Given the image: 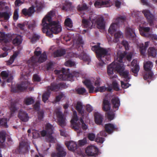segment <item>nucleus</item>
I'll return each mask as SVG.
<instances>
[{
	"label": "nucleus",
	"mask_w": 157,
	"mask_h": 157,
	"mask_svg": "<svg viewBox=\"0 0 157 157\" xmlns=\"http://www.w3.org/2000/svg\"><path fill=\"white\" fill-rule=\"evenodd\" d=\"M55 12L51 11L42 20V29H61V26L58 21H51L52 17L54 16Z\"/></svg>",
	"instance_id": "obj_1"
},
{
	"label": "nucleus",
	"mask_w": 157,
	"mask_h": 157,
	"mask_svg": "<svg viewBox=\"0 0 157 157\" xmlns=\"http://www.w3.org/2000/svg\"><path fill=\"white\" fill-rule=\"evenodd\" d=\"M100 43H98L97 45L92 46L91 48L92 50L95 52L97 58L101 62L99 63V66H102L104 64H105L106 63L104 61V59L102 58L103 55L105 56L109 55L110 53V49L109 48H105L100 47Z\"/></svg>",
	"instance_id": "obj_2"
},
{
	"label": "nucleus",
	"mask_w": 157,
	"mask_h": 157,
	"mask_svg": "<svg viewBox=\"0 0 157 157\" xmlns=\"http://www.w3.org/2000/svg\"><path fill=\"white\" fill-rule=\"evenodd\" d=\"M43 6V3L37 0H35L34 3L32 4L31 7L28 10L26 9H23L22 12L25 16H31L35 11L34 8L38 10H39L42 8Z\"/></svg>",
	"instance_id": "obj_3"
},
{
	"label": "nucleus",
	"mask_w": 157,
	"mask_h": 157,
	"mask_svg": "<svg viewBox=\"0 0 157 157\" xmlns=\"http://www.w3.org/2000/svg\"><path fill=\"white\" fill-rule=\"evenodd\" d=\"M152 66L153 63L150 61H148L144 64V69L147 72L144 73L143 75V78L145 80H147L148 82H151L150 81H149V80H152L153 78L154 74L151 71Z\"/></svg>",
	"instance_id": "obj_4"
},
{
	"label": "nucleus",
	"mask_w": 157,
	"mask_h": 157,
	"mask_svg": "<svg viewBox=\"0 0 157 157\" xmlns=\"http://www.w3.org/2000/svg\"><path fill=\"white\" fill-rule=\"evenodd\" d=\"M45 129L46 130H43L41 132V136L43 137L46 136L47 141L53 143L54 142V139L52 136L53 133V126L50 124L47 123L46 125Z\"/></svg>",
	"instance_id": "obj_5"
},
{
	"label": "nucleus",
	"mask_w": 157,
	"mask_h": 157,
	"mask_svg": "<svg viewBox=\"0 0 157 157\" xmlns=\"http://www.w3.org/2000/svg\"><path fill=\"white\" fill-rule=\"evenodd\" d=\"M90 19L91 21L92 25L95 22L97 27L101 29H105L104 20L102 17H97L96 16L92 14L90 17Z\"/></svg>",
	"instance_id": "obj_6"
},
{
	"label": "nucleus",
	"mask_w": 157,
	"mask_h": 157,
	"mask_svg": "<svg viewBox=\"0 0 157 157\" xmlns=\"http://www.w3.org/2000/svg\"><path fill=\"white\" fill-rule=\"evenodd\" d=\"M66 70L64 68H62V74H60L59 76V78L61 80H74V77H78L79 75V73L75 71H74L71 73L66 74Z\"/></svg>",
	"instance_id": "obj_7"
},
{
	"label": "nucleus",
	"mask_w": 157,
	"mask_h": 157,
	"mask_svg": "<svg viewBox=\"0 0 157 157\" xmlns=\"http://www.w3.org/2000/svg\"><path fill=\"white\" fill-rule=\"evenodd\" d=\"M72 128L76 131L78 134L82 133V131L81 129L80 121H78L77 116H73L71 121Z\"/></svg>",
	"instance_id": "obj_8"
},
{
	"label": "nucleus",
	"mask_w": 157,
	"mask_h": 157,
	"mask_svg": "<svg viewBox=\"0 0 157 157\" xmlns=\"http://www.w3.org/2000/svg\"><path fill=\"white\" fill-rule=\"evenodd\" d=\"M47 58L46 53L45 52H44L40 55L38 60L36 56H33L28 60V62L29 63H30L32 66L33 67L37 62L40 63H43L47 60Z\"/></svg>",
	"instance_id": "obj_9"
},
{
	"label": "nucleus",
	"mask_w": 157,
	"mask_h": 157,
	"mask_svg": "<svg viewBox=\"0 0 157 157\" xmlns=\"http://www.w3.org/2000/svg\"><path fill=\"white\" fill-rule=\"evenodd\" d=\"M65 85L62 83H57L56 82H53L50 84V86L47 87V89L50 91L56 92L60 90L65 88Z\"/></svg>",
	"instance_id": "obj_10"
},
{
	"label": "nucleus",
	"mask_w": 157,
	"mask_h": 157,
	"mask_svg": "<svg viewBox=\"0 0 157 157\" xmlns=\"http://www.w3.org/2000/svg\"><path fill=\"white\" fill-rule=\"evenodd\" d=\"M56 113L57 118L58 124L62 127L66 125V118L63 113L58 109L56 111Z\"/></svg>",
	"instance_id": "obj_11"
},
{
	"label": "nucleus",
	"mask_w": 157,
	"mask_h": 157,
	"mask_svg": "<svg viewBox=\"0 0 157 157\" xmlns=\"http://www.w3.org/2000/svg\"><path fill=\"white\" fill-rule=\"evenodd\" d=\"M98 148L93 145L88 146L85 150L86 154L88 156L96 157L98 155Z\"/></svg>",
	"instance_id": "obj_12"
},
{
	"label": "nucleus",
	"mask_w": 157,
	"mask_h": 157,
	"mask_svg": "<svg viewBox=\"0 0 157 157\" xmlns=\"http://www.w3.org/2000/svg\"><path fill=\"white\" fill-rule=\"evenodd\" d=\"M29 146L27 143L22 142L19 144V147L17 148L16 152L20 154H25L29 151Z\"/></svg>",
	"instance_id": "obj_13"
},
{
	"label": "nucleus",
	"mask_w": 157,
	"mask_h": 157,
	"mask_svg": "<svg viewBox=\"0 0 157 157\" xmlns=\"http://www.w3.org/2000/svg\"><path fill=\"white\" fill-rule=\"evenodd\" d=\"M142 13L147 19L150 25H153V23H154L156 21L154 16L151 13L149 10H143Z\"/></svg>",
	"instance_id": "obj_14"
},
{
	"label": "nucleus",
	"mask_w": 157,
	"mask_h": 157,
	"mask_svg": "<svg viewBox=\"0 0 157 157\" xmlns=\"http://www.w3.org/2000/svg\"><path fill=\"white\" fill-rule=\"evenodd\" d=\"M112 5V3L110 0L105 1H96L94 5L96 7L100 8L101 7H109Z\"/></svg>",
	"instance_id": "obj_15"
},
{
	"label": "nucleus",
	"mask_w": 157,
	"mask_h": 157,
	"mask_svg": "<svg viewBox=\"0 0 157 157\" xmlns=\"http://www.w3.org/2000/svg\"><path fill=\"white\" fill-rule=\"evenodd\" d=\"M104 128L106 132L109 134L113 133L114 131H117L118 129L116 126L111 123L106 124Z\"/></svg>",
	"instance_id": "obj_16"
},
{
	"label": "nucleus",
	"mask_w": 157,
	"mask_h": 157,
	"mask_svg": "<svg viewBox=\"0 0 157 157\" xmlns=\"http://www.w3.org/2000/svg\"><path fill=\"white\" fill-rule=\"evenodd\" d=\"M151 30H139L140 33L143 36L152 37L155 40H157V36L156 35L152 34Z\"/></svg>",
	"instance_id": "obj_17"
},
{
	"label": "nucleus",
	"mask_w": 157,
	"mask_h": 157,
	"mask_svg": "<svg viewBox=\"0 0 157 157\" xmlns=\"http://www.w3.org/2000/svg\"><path fill=\"white\" fill-rule=\"evenodd\" d=\"M116 30H108L109 33L111 34V36L114 35V41L117 42L119 41V39L123 37V34L120 31L116 32Z\"/></svg>",
	"instance_id": "obj_18"
},
{
	"label": "nucleus",
	"mask_w": 157,
	"mask_h": 157,
	"mask_svg": "<svg viewBox=\"0 0 157 157\" xmlns=\"http://www.w3.org/2000/svg\"><path fill=\"white\" fill-rule=\"evenodd\" d=\"M73 46L76 48L79 47L80 45L84 44L82 37L79 34H76L75 39H73Z\"/></svg>",
	"instance_id": "obj_19"
},
{
	"label": "nucleus",
	"mask_w": 157,
	"mask_h": 157,
	"mask_svg": "<svg viewBox=\"0 0 157 157\" xmlns=\"http://www.w3.org/2000/svg\"><path fill=\"white\" fill-rule=\"evenodd\" d=\"M111 103L113 105V109L114 112L118 110L120 105V101L117 97H114L111 100Z\"/></svg>",
	"instance_id": "obj_20"
},
{
	"label": "nucleus",
	"mask_w": 157,
	"mask_h": 157,
	"mask_svg": "<svg viewBox=\"0 0 157 157\" xmlns=\"http://www.w3.org/2000/svg\"><path fill=\"white\" fill-rule=\"evenodd\" d=\"M84 105H83L80 101H78L75 106V109L78 113L80 114L82 117H83L85 113Z\"/></svg>",
	"instance_id": "obj_21"
},
{
	"label": "nucleus",
	"mask_w": 157,
	"mask_h": 157,
	"mask_svg": "<svg viewBox=\"0 0 157 157\" xmlns=\"http://www.w3.org/2000/svg\"><path fill=\"white\" fill-rule=\"evenodd\" d=\"M125 19V17H120L118 18H117L116 20V22H113L111 24L109 28V29H121L120 26L118 25V23H117V22H120V20H121V21H123Z\"/></svg>",
	"instance_id": "obj_22"
},
{
	"label": "nucleus",
	"mask_w": 157,
	"mask_h": 157,
	"mask_svg": "<svg viewBox=\"0 0 157 157\" xmlns=\"http://www.w3.org/2000/svg\"><path fill=\"white\" fill-rule=\"evenodd\" d=\"M112 63H113V67L116 71L120 73L121 71H124V67L123 63L117 62L114 61Z\"/></svg>",
	"instance_id": "obj_23"
},
{
	"label": "nucleus",
	"mask_w": 157,
	"mask_h": 157,
	"mask_svg": "<svg viewBox=\"0 0 157 157\" xmlns=\"http://www.w3.org/2000/svg\"><path fill=\"white\" fill-rule=\"evenodd\" d=\"M131 64L132 66L133 67L132 69V71L135 74L134 75L136 76L137 75V73L140 69L139 67L137 64V60L133 59L132 62Z\"/></svg>",
	"instance_id": "obj_24"
},
{
	"label": "nucleus",
	"mask_w": 157,
	"mask_h": 157,
	"mask_svg": "<svg viewBox=\"0 0 157 157\" xmlns=\"http://www.w3.org/2000/svg\"><path fill=\"white\" fill-rule=\"evenodd\" d=\"M18 117L22 121L24 122H27L29 118L28 114L22 110H20L19 111Z\"/></svg>",
	"instance_id": "obj_25"
},
{
	"label": "nucleus",
	"mask_w": 157,
	"mask_h": 157,
	"mask_svg": "<svg viewBox=\"0 0 157 157\" xmlns=\"http://www.w3.org/2000/svg\"><path fill=\"white\" fill-rule=\"evenodd\" d=\"M5 3L3 2H0V11L4 10L6 7ZM0 17H4L6 19H8L10 17L9 14L6 12H0Z\"/></svg>",
	"instance_id": "obj_26"
},
{
	"label": "nucleus",
	"mask_w": 157,
	"mask_h": 157,
	"mask_svg": "<svg viewBox=\"0 0 157 157\" xmlns=\"http://www.w3.org/2000/svg\"><path fill=\"white\" fill-rule=\"evenodd\" d=\"M65 144L68 150L72 151H75L77 148V144L72 141L66 142Z\"/></svg>",
	"instance_id": "obj_27"
},
{
	"label": "nucleus",
	"mask_w": 157,
	"mask_h": 157,
	"mask_svg": "<svg viewBox=\"0 0 157 157\" xmlns=\"http://www.w3.org/2000/svg\"><path fill=\"white\" fill-rule=\"evenodd\" d=\"M29 83L27 81H24L21 83L17 84L16 87L18 90L20 91L25 90L27 88Z\"/></svg>",
	"instance_id": "obj_28"
},
{
	"label": "nucleus",
	"mask_w": 157,
	"mask_h": 157,
	"mask_svg": "<svg viewBox=\"0 0 157 157\" xmlns=\"http://www.w3.org/2000/svg\"><path fill=\"white\" fill-rule=\"evenodd\" d=\"M83 82L88 89L89 93H93L95 92L94 87L93 85L91 82L90 80L86 79Z\"/></svg>",
	"instance_id": "obj_29"
},
{
	"label": "nucleus",
	"mask_w": 157,
	"mask_h": 157,
	"mask_svg": "<svg viewBox=\"0 0 157 157\" xmlns=\"http://www.w3.org/2000/svg\"><path fill=\"white\" fill-rule=\"evenodd\" d=\"M44 33H46V35L49 37H53V34H57L61 32L62 30H42Z\"/></svg>",
	"instance_id": "obj_30"
},
{
	"label": "nucleus",
	"mask_w": 157,
	"mask_h": 157,
	"mask_svg": "<svg viewBox=\"0 0 157 157\" xmlns=\"http://www.w3.org/2000/svg\"><path fill=\"white\" fill-rule=\"evenodd\" d=\"M94 121L95 123L98 124H101L103 120V116L100 113L96 112L94 114Z\"/></svg>",
	"instance_id": "obj_31"
},
{
	"label": "nucleus",
	"mask_w": 157,
	"mask_h": 157,
	"mask_svg": "<svg viewBox=\"0 0 157 157\" xmlns=\"http://www.w3.org/2000/svg\"><path fill=\"white\" fill-rule=\"evenodd\" d=\"M12 40V43L14 46H18L21 43L22 40L20 35L16 34Z\"/></svg>",
	"instance_id": "obj_32"
},
{
	"label": "nucleus",
	"mask_w": 157,
	"mask_h": 157,
	"mask_svg": "<svg viewBox=\"0 0 157 157\" xmlns=\"http://www.w3.org/2000/svg\"><path fill=\"white\" fill-rule=\"evenodd\" d=\"M57 157H63L66 156V152L64 149L60 145H58L56 147Z\"/></svg>",
	"instance_id": "obj_33"
},
{
	"label": "nucleus",
	"mask_w": 157,
	"mask_h": 157,
	"mask_svg": "<svg viewBox=\"0 0 157 157\" xmlns=\"http://www.w3.org/2000/svg\"><path fill=\"white\" fill-rule=\"evenodd\" d=\"M105 130L101 131L99 134H98L97 136V137L96 138L95 141L96 142L101 143H102L104 140V138L100 136H107L105 132Z\"/></svg>",
	"instance_id": "obj_34"
},
{
	"label": "nucleus",
	"mask_w": 157,
	"mask_h": 157,
	"mask_svg": "<svg viewBox=\"0 0 157 157\" xmlns=\"http://www.w3.org/2000/svg\"><path fill=\"white\" fill-rule=\"evenodd\" d=\"M102 109L104 111H108L110 109L109 101L105 98H104L103 101Z\"/></svg>",
	"instance_id": "obj_35"
},
{
	"label": "nucleus",
	"mask_w": 157,
	"mask_h": 157,
	"mask_svg": "<svg viewBox=\"0 0 157 157\" xmlns=\"http://www.w3.org/2000/svg\"><path fill=\"white\" fill-rule=\"evenodd\" d=\"M66 52L65 49H57L54 52V56L55 57H60L65 55Z\"/></svg>",
	"instance_id": "obj_36"
},
{
	"label": "nucleus",
	"mask_w": 157,
	"mask_h": 157,
	"mask_svg": "<svg viewBox=\"0 0 157 157\" xmlns=\"http://www.w3.org/2000/svg\"><path fill=\"white\" fill-rule=\"evenodd\" d=\"M120 75L124 78V81L126 82H129V80L130 79V78L129 76V72L128 71H121L119 73Z\"/></svg>",
	"instance_id": "obj_37"
},
{
	"label": "nucleus",
	"mask_w": 157,
	"mask_h": 157,
	"mask_svg": "<svg viewBox=\"0 0 157 157\" xmlns=\"http://www.w3.org/2000/svg\"><path fill=\"white\" fill-rule=\"evenodd\" d=\"M79 58L80 59L82 60L83 61L88 62L87 64H89L91 61L90 57L84 52H82L79 55Z\"/></svg>",
	"instance_id": "obj_38"
},
{
	"label": "nucleus",
	"mask_w": 157,
	"mask_h": 157,
	"mask_svg": "<svg viewBox=\"0 0 157 157\" xmlns=\"http://www.w3.org/2000/svg\"><path fill=\"white\" fill-rule=\"evenodd\" d=\"M148 53L149 56L155 58L156 56L157 50L153 47H150L148 50Z\"/></svg>",
	"instance_id": "obj_39"
},
{
	"label": "nucleus",
	"mask_w": 157,
	"mask_h": 157,
	"mask_svg": "<svg viewBox=\"0 0 157 157\" xmlns=\"http://www.w3.org/2000/svg\"><path fill=\"white\" fill-rule=\"evenodd\" d=\"M19 53V52H14L13 55L6 62V64L8 65L12 64L14 62L15 59L17 57Z\"/></svg>",
	"instance_id": "obj_40"
},
{
	"label": "nucleus",
	"mask_w": 157,
	"mask_h": 157,
	"mask_svg": "<svg viewBox=\"0 0 157 157\" xmlns=\"http://www.w3.org/2000/svg\"><path fill=\"white\" fill-rule=\"evenodd\" d=\"M82 26L84 28H90L92 29L94 28L93 26L90 25V23L87 20L83 18L82 21Z\"/></svg>",
	"instance_id": "obj_41"
},
{
	"label": "nucleus",
	"mask_w": 157,
	"mask_h": 157,
	"mask_svg": "<svg viewBox=\"0 0 157 157\" xmlns=\"http://www.w3.org/2000/svg\"><path fill=\"white\" fill-rule=\"evenodd\" d=\"M51 94V92L47 89V91L44 93L42 96V100L45 103L48 100Z\"/></svg>",
	"instance_id": "obj_42"
},
{
	"label": "nucleus",
	"mask_w": 157,
	"mask_h": 157,
	"mask_svg": "<svg viewBox=\"0 0 157 157\" xmlns=\"http://www.w3.org/2000/svg\"><path fill=\"white\" fill-rule=\"evenodd\" d=\"M27 36L29 39H31V41L33 43L34 42L38 40L40 37V36L36 34H33L31 36H29V34H27Z\"/></svg>",
	"instance_id": "obj_43"
},
{
	"label": "nucleus",
	"mask_w": 157,
	"mask_h": 157,
	"mask_svg": "<svg viewBox=\"0 0 157 157\" xmlns=\"http://www.w3.org/2000/svg\"><path fill=\"white\" fill-rule=\"evenodd\" d=\"M115 70L113 65V63H112L109 65L107 67V73L109 75H113L114 72H115Z\"/></svg>",
	"instance_id": "obj_44"
},
{
	"label": "nucleus",
	"mask_w": 157,
	"mask_h": 157,
	"mask_svg": "<svg viewBox=\"0 0 157 157\" xmlns=\"http://www.w3.org/2000/svg\"><path fill=\"white\" fill-rule=\"evenodd\" d=\"M8 40L6 38L5 33L0 32V42L6 43H8Z\"/></svg>",
	"instance_id": "obj_45"
},
{
	"label": "nucleus",
	"mask_w": 157,
	"mask_h": 157,
	"mask_svg": "<svg viewBox=\"0 0 157 157\" xmlns=\"http://www.w3.org/2000/svg\"><path fill=\"white\" fill-rule=\"evenodd\" d=\"M75 91L78 94L80 95H84L86 93V89L83 87L78 88L75 89Z\"/></svg>",
	"instance_id": "obj_46"
},
{
	"label": "nucleus",
	"mask_w": 157,
	"mask_h": 157,
	"mask_svg": "<svg viewBox=\"0 0 157 157\" xmlns=\"http://www.w3.org/2000/svg\"><path fill=\"white\" fill-rule=\"evenodd\" d=\"M72 8L71 3L70 2H67L65 5L63 6L62 9L67 11L71 10Z\"/></svg>",
	"instance_id": "obj_47"
},
{
	"label": "nucleus",
	"mask_w": 157,
	"mask_h": 157,
	"mask_svg": "<svg viewBox=\"0 0 157 157\" xmlns=\"http://www.w3.org/2000/svg\"><path fill=\"white\" fill-rule=\"evenodd\" d=\"M24 102L26 105H29L33 104L34 100L32 97H28L25 99Z\"/></svg>",
	"instance_id": "obj_48"
},
{
	"label": "nucleus",
	"mask_w": 157,
	"mask_h": 157,
	"mask_svg": "<svg viewBox=\"0 0 157 157\" xmlns=\"http://www.w3.org/2000/svg\"><path fill=\"white\" fill-rule=\"evenodd\" d=\"M107 90V87L105 86H98L95 88L94 91L95 93L98 92H105Z\"/></svg>",
	"instance_id": "obj_49"
},
{
	"label": "nucleus",
	"mask_w": 157,
	"mask_h": 157,
	"mask_svg": "<svg viewBox=\"0 0 157 157\" xmlns=\"http://www.w3.org/2000/svg\"><path fill=\"white\" fill-rule=\"evenodd\" d=\"M65 25L66 26L70 28L72 27L73 26L72 22L71 19L69 18H67L64 22Z\"/></svg>",
	"instance_id": "obj_50"
},
{
	"label": "nucleus",
	"mask_w": 157,
	"mask_h": 157,
	"mask_svg": "<svg viewBox=\"0 0 157 157\" xmlns=\"http://www.w3.org/2000/svg\"><path fill=\"white\" fill-rule=\"evenodd\" d=\"M10 109L12 113H14L17 110V108L16 106V103L14 102H11Z\"/></svg>",
	"instance_id": "obj_51"
},
{
	"label": "nucleus",
	"mask_w": 157,
	"mask_h": 157,
	"mask_svg": "<svg viewBox=\"0 0 157 157\" xmlns=\"http://www.w3.org/2000/svg\"><path fill=\"white\" fill-rule=\"evenodd\" d=\"M6 132L3 131L0 132V142L3 143L6 140Z\"/></svg>",
	"instance_id": "obj_52"
},
{
	"label": "nucleus",
	"mask_w": 157,
	"mask_h": 157,
	"mask_svg": "<svg viewBox=\"0 0 157 157\" xmlns=\"http://www.w3.org/2000/svg\"><path fill=\"white\" fill-rule=\"evenodd\" d=\"M106 115L107 116L108 120L111 121L114 119L115 114L113 112L109 111L106 113Z\"/></svg>",
	"instance_id": "obj_53"
},
{
	"label": "nucleus",
	"mask_w": 157,
	"mask_h": 157,
	"mask_svg": "<svg viewBox=\"0 0 157 157\" xmlns=\"http://www.w3.org/2000/svg\"><path fill=\"white\" fill-rule=\"evenodd\" d=\"M44 112L43 110H40L38 112V117L39 120H43L44 116Z\"/></svg>",
	"instance_id": "obj_54"
},
{
	"label": "nucleus",
	"mask_w": 157,
	"mask_h": 157,
	"mask_svg": "<svg viewBox=\"0 0 157 157\" xmlns=\"http://www.w3.org/2000/svg\"><path fill=\"white\" fill-rule=\"evenodd\" d=\"M0 125L8 127L7 124V119L6 118H2L0 119Z\"/></svg>",
	"instance_id": "obj_55"
},
{
	"label": "nucleus",
	"mask_w": 157,
	"mask_h": 157,
	"mask_svg": "<svg viewBox=\"0 0 157 157\" xmlns=\"http://www.w3.org/2000/svg\"><path fill=\"white\" fill-rule=\"evenodd\" d=\"M15 34H12L11 33H9L6 34V38L8 40V43L12 40L13 36H15Z\"/></svg>",
	"instance_id": "obj_56"
},
{
	"label": "nucleus",
	"mask_w": 157,
	"mask_h": 157,
	"mask_svg": "<svg viewBox=\"0 0 157 157\" xmlns=\"http://www.w3.org/2000/svg\"><path fill=\"white\" fill-rule=\"evenodd\" d=\"M83 117H81L80 119V121L81 124V129H82V128L83 130H86L87 129L88 127L87 125H86L84 122L83 120ZM82 130V129H81Z\"/></svg>",
	"instance_id": "obj_57"
},
{
	"label": "nucleus",
	"mask_w": 157,
	"mask_h": 157,
	"mask_svg": "<svg viewBox=\"0 0 157 157\" xmlns=\"http://www.w3.org/2000/svg\"><path fill=\"white\" fill-rule=\"evenodd\" d=\"M88 9L86 5L84 3L82 6L79 5L77 7L78 10L79 11H82L83 10H87Z\"/></svg>",
	"instance_id": "obj_58"
},
{
	"label": "nucleus",
	"mask_w": 157,
	"mask_h": 157,
	"mask_svg": "<svg viewBox=\"0 0 157 157\" xmlns=\"http://www.w3.org/2000/svg\"><path fill=\"white\" fill-rule=\"evenodd\" d=\"M111 51V50L110 49V51ZM110 54L104 56L103 55L102 56V58L103 59H104V61L106 63H109V61H110Z\"/></svg>",
	"instance_id": "obj_59"
},
{
	"label": "nucleus",
	"mask_w": 157,
	"mask_h": 157,
	"mask_svg": "<svg viewBox=\"0 0 157 157\" xmlns=\"http://www.w3.org/2000/svg\"><path fill=\"white\" fill-rule=\"evenodd\" d=\"M147 48L145 47L143 44H142L140 47V53L141 54L144 55L145 54Z\"/></svg>",
	"instance_id": "obj_60"
},
{
	"label": "nucleus",
	"mask_w": 157,
	"mask_h": 157,
	"mask_svg": "<svg viewBox=\"0 0 157 157\" xmlns=\"http://www.w3.org/2000/svg\"><path fill=\"white\" fill-rule=\"evenodd\" d=\"M96 136L94 134L92 133H90L88 134L87 137L91 141L94 140Z\"/></svg>",
	"instance_id": "obj_61"
},
{
	"label": "nucleus",
	"mask_w": 157,
	"mask_h": 157,
	"mask_svg": "<svg viewBox=\"0 0 157 157\" xmlns=\"http://www.w3.org/2000/svg\"><path fill=\"white\" fill-rule=\"evenodd\" d=\"M1 75L3 79L7 78L9 76L8 72L6 71H3L1 73Z\"/></svg>",
	"instance_id": "obj_62"
},
{
	"label": "nucleus",
	"mask_w": 157,
	"mask_h": 157,
	"mask_svg": "<svg viewBox=\"0 0 157 157\" xmlns=\"http://www.w3.org/2000/svg\"><path fill=\"white\" fill-rule=\"evenodd\" d=\"M121 86L124 89H126L131 86V84L128 83L124 82L123 81H121Z\"/></svg>",
	"instance_id": "obj_63"
},
{
	"label": "nucleus",
	"mask_w": 157,
	"mask_h": 157,
	"mask_svg": "<svg viewBox=\"0 0 157 157\" xmlns=\"http://www.w3.org/2000/svg\"><path fill=\"white\" fill-rule=\"evenodd\" d=\"M127 31L126 33L130 36L132 37H134L136 35L134 32V30H126Z\"/></svg>",
	"instance_id": "obj_64"
}]
</instances>
